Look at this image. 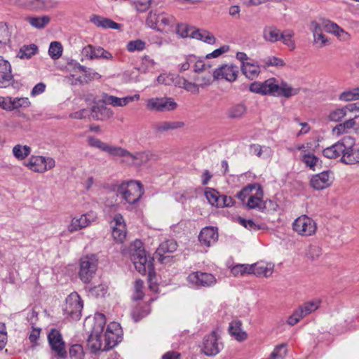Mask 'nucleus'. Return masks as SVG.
<instances>
[{
	"mask_svg": "<svg viewBox=\"0 0 359 359\" xmlns=\"http://www.w3.org/2000/svg\"><path fill=\"white\" fill-rule=\"evenodd\" d=\"M250 92L262 95L283 96L289 98L299 93V90L291 87L285 82H279L275 78H269L263 82L255 81L249 86Z\"/></svg>",
	"mask_w": 359,
	"mask_h": 359,
	"instance_id": "1",
	"label": "nucleus"
},
{
	"mask_svg": "<svg viewBox=\"0 0 359 359\" xmlns=\"http://www.w3.org/2000/svg\"><path fill=\"white\" fill-rule=\"evenodd\" d=\"M145 23L148 27L165 34L173 32L177 25L176 19L172 14L159 9L150 11Z\"/></svg>",
	"mask_w": 359,
	"mask_h": 359,
	"instance_id": "2",
	"label": "nucleus"
},
{
	"mask_svg": "<svg viewBox=\"0 0 359 359\" xmlns=\"http://www.w3.org/2000/svg\"><path fill=\"white\" fill-rule=\"evenodd\" d=\"M129 253L135 268L140 273L144 275L149 272L151 274L153 271V259L146 254L141 241L135 240L130 244Z\"/></svg>",
	"mask_w": 359,
	"mask_h": 359,
	"instance_id": "3",
	"label": "nucleus"
},
{
	"mask_svg": "<svg viewBox=\"0 0 359 359\" xmlns=\"http://www.w3.org/2000/svg\"><path fill=\"white\" fill-rule=\"evenodd\" d=\"M238 197L249 209L262 210L266 208L262 187L257 183L245 187L238 194Z\"/></svg>",
	"mask_w": 359,
	"mask_h": 359,
	"instance_id": "4",
	"label": "nucleus"
},
{
	"mask_svg": "<svg viewBox=\"0 0 359 359\" xmlns=\"http://www.w3.org/2000/svg\"><path fill=\"white\" fill-rule=\"evenodd\" d=\"M94 325L88 339V347L93 353L107 351L110 348L105 347L104 339V326L106 323L105 316L102 313H96L94 317Z\"/></svg>",
	"mask_w": 359,
	"mask_h": 359,
	"instance_id": "5",
	"label": "nucleus"
},
{
	"mask_svg": "<svg viewBox=\"0 0 359 359\" xmlns=\"http://www.w3.org/2000/svg\"><path fill=\"white\" fill-rule=\"evenodd\" d=\"M142 184L139 181L130 180L121 183L117 189V195L124 203L130 205L137 203L144 194Z\"/></svg>",
	"mask_w": 359,
	"mask_h": 359,
	"instance_id": "6",
	"label": "nucleus"
},
{
	"mask_svg": "<svg viewBox=\"0 0 359 359\" xmlns=\"http://www.w3.org/2000/svg\"><path fill=\"white\" fill-rule=\"evenodd\" d=\"M97 264L98 259L95 255H86L80 259L79 276L83 283L90 282L97 269Z\"/></svg>",
	"mask_w": 359,
	"mask_h": 359,
	"instance_id": "7",
	"label": "nucleus"
},
{
	"mask_svg": "<svg viewBox=\"0 0 359 359\" xmlns=\"http://www.w3.org/2000/svg\"><path fill=\"white\" fill-rule=\"evenodd\" d=\"M55 165V161L53 158L43 156H31L24 163V165L29 170L41 174L53 169Z\"/></svg>",
	"mask_w": 359,
	"mask_h": 359,
	"instance_id": "8",
	"label": "nucleus"
},
{
	"mask_svg": "<svg viewBox=\"0 0 359 359\" xmlns=\"http://www.w3.org/2000/svg\"><path fill=\"white\" fill-rule=\"evenodd\" d=\"M83 306L81 297L76 292H72L66 298L63 306L65 314L72 320H79L81 316V311Z\"/></svg>",
	"mask_w": 359,
	"mask_h": 359,
	"instance_id": "9",
	"label": "nucleus"
},
{
	"mask_svg": "<svg viewBox=\"0 0 359 359\" xmlns=\"http://www.w3.org/2000/svg\"><path fill=\"white\" fill-rule=\"evenodd\" d=\"M292 229L301 236H311L316 233L317 224L311 217L303 215L293 222Z\"/></svg>",
	"mask_w": 359,
	"mask_h": 359,
	"instance_id": "10",
	"label": "nucleus"
},
{
	"mask_svg": "<svg viewBox=\"0 0 359 359\" xmlns=\"http://www.w3.org/2000/svg\"><path fill=\"white\" fill-rule=\"evenodd\" d=\"M344 148L341 161L348 165L359 163V144H355V139L351 136L344 137Z\"/></svg>",
	"mask_w": 359,
	"mask_h": 359,
	"instance_id": "11",
	"label": "nucleus"
},
{
	"mask_svg": "<svg viewBox=\"0 0 359 359\" xmlns=\"http://www.w3.org/2000/svg\"><path fill=\"white\" fill-rule=\"evenodd\" d=\"M217 332L212 331L206 335L203 341L202 351L208 356L216 355L222 348V343Z\"/></svg>",
	"mask_w": 359,
	"mask_h": 359,
	"instance_id": "12",
	"label": "nucleus"
},
{
	"mask_svg": "<svg viewBox=\"0 0 359 359\" xmlns=\"http://www.w3.org/2000/svg\"><path fill=\"white\" fill-rule=\"evenodd\" d=\"M187 281L193 287H211L215 285V277L209 273L196 271L187 276Z\"/></svg>",
	"mask_w": 359,
	"mask_h": 359,
	"instance_id": "13",
	"label": "nucleus"
},
{
	"mask_svg": "<svg viewBox=\"0 0 359 359\" xmlns=\"http://www.w3.org/2000/svg\"><path fill=\"white\" fill-rule=\"evenodd\" d=\"M96 219L97 215L93 212H88L79 217H74L67 226V231L69 233H74L81 230L95 222Z\"/></svg>",
	"mask_w": 359,
	"mask_h": 359,
	"instance_id": "14",
	"label": "nucleus"
},
{
	"mask_svg": "<svg viewBox=\"0 0 359 359\" xmlns=\"http://www.w3.org/2000/svg\"><path fill=\"white\" fill-rule=\"evenodd\" d=\"M112 237L116 243L124 242L127 235L126 222L121 214H116L111 222Z\"/></svg>",
	"mask_w": 359,
	"mask_h": 359,
	"instance_id": "15",
	"label": "nucleus"
},
{
	"mask_svg": "<svg viewBox=\"0 0 359 359\" xmlns=\"http://www.w3.org/2000/svg\"><path fill=\"white\" fill-rule=\"evenodd\" d=\"M205 196L208 203L217 208L230 207L233 204V200L230 196L224 195L221 196L218 191L214 189L206 188Z\"/></svg>",
	"mask_w": 359,
	"mask_h": 359,
	"instance_id": "16",
	"label": "nucleus"
},
{
	"mask_svg": "<svg viewBox=\"0 0 359 359\" xmlns=\"http://www.w3.org/2000/svg\"><path fill=\"white\" fill-rule=\"evenodd\" d=\"M121 339V328L116 322L110 323L104 334L105 347L113 348Z\"/></svg>",
	"mask_w": 359,
	"mask_h": 359,
	"instance_id": "17",
	"label": "nucleus"
},
{
	"mask_svg": "<svg viewBox=\"0 0 359 359\" xmlns=\"http://www.w3.org/2000/svg\"><path fill=\"white\" fill-rule=\"evenodd\" d=\"M238 69L232 64L224 65L212 72L215 79H225L229 82L236 81Z\"/></svg>",
	"mask_w": 359,
	"mask_h": 359,
	"instance_id": "18",
	"label": "nucleus"
},
{
	"mask_svg": "<svg viewBox=\"0 0 359 359\" xmlns=\"http://www.w3.org/2000/svg\"><path fill=\"white\" fill-rule=\"evenodd\" d=\"M48 339L51 348L57 355L60 357H65L66 355L67 352L65 348V343L58 330H52L48 335Z\"/></svg>",
	"mask_w": 359,
	"mask_h": 359,
	"instance_id": "19",
	"label": "nucleus"
},
{
	"mask_svg": "<svg viewBox=\"0 0 359 359\" xmlns=\"http://www.w3.org/2000/svg\"><path fill=\"white\" fill-rule=\"evenodd\" d=\"M82 54L90 60L99 58L108 60H113L112 54L100 46L88 45L83 48Z\"/></svg>",
	"mask_w": 359,
	"mask_h": 359,
	"instance_id": "20",
	"label": "nucleus"
},
{
	"mask_svg": "<svg viewBox=\"0 0 359 359\" xmlns=\"http://www.w3.org/2000/svg\"><path fill=\"white\" fill-rule=\"evenodd\" d=\"M11 65L10 62L0 56V88L9 86L13 81Z\"/></svg>",
	"mask_w": 359,
	"mask_h": 359,
	"instance_id": "21",
	"label": "nucleus"
},
{
	"mask_svg": "<svg viewBox=\"0 0 359 359\" xmlns=\"http://www.w3.org/2000/svg\"><path fill=\"white\" fill-rule=\"evenodd\" d=\"M198 240L202 245L210 247L218 240L217 229L213 226H206L202 229L198 236Z\"/></svg>",
	"mask_w": 359,
	"mask_h": 359,
	"instance_id": "22",
	"label": "nucleus"
},
{
	"mask_svg": "<svg viewBox=\"0 0 359 359\" xmlns=\"http://www.w3.org/2000/svg\"><path fill=\"white\" fill-rule=\"evenodd\" d=\"M323 27L327 32L334 34L341 41L346 42L351 39V36L348 32L334 22L330 20L324 21Z\"/></svg>",
	"mask_w": 359,
	"mask_h": 359,
	"instance_id": "23",
	"label": "nucleus"
},
{
	"mask_svg": "<svg viewBox=\"0 0 359 359\" xmlns=\"http://www.w3.org/2000/svg\"><path fill=\"white\" fill-rule=\"evenodd\" d=\"M251 273L257 277H270L274 270V264L271 262L260 261L250 264Z\"/></svg>",
	"mask_w": 359,
	"mask_h": 359,
	"instance_id": "24",
	"label": "nucleus"
},
{
	"mask_svg": "<svg viewBox=\"0 0 359 359\" xmlns=\"http://www.w3.org/2000/svg\"><path fill=\"white\" fill-rule=\"evenodd\" d=\"M355 109V104H348L342 107L335 108L331 110L327 116V118L330 121L339 122L349 114L354 115L353 110Z\"/></svg>",
	"mask_w": 359,
	"mask_h": 359,
	"instance_id": "25",
	"label": "nucleus"
},
{
	"mask_svg": "<svg viewBox=\"0 0 359 359\" xmlns=\"http://www.w3.org/2000/svg\"><path fill=\"white\" fill-rule=\"evenodd\" d=\"M332 183V178L329 172H322L315 175L311 180V187L316 190L327 188Z\"/></svg>",
	"mask_w": 359,
	"mask_h": 359,
	"instance_id": "26",
	"label": "nucleus"
},
{
	"mask_svg": "<svg viewBox=\"0 0 359 359\" xmlns=\"http://www.w3.org/2000/svg\"><path fill=\"white\" fill-rule=\"evenodd\" d=\"M139 100V94H135L133 96H126L122 98L108 95H104L103 96V102L105 104L112 105L113 107H124L130 102L137 101Z\"/></svg>",
	"mask_w": 359,
	"mask_h": 359,
	"instance_id": "27",
	"label": "nucleus"
},
{
	"mask_svg": "<svg viewBox=\"0 0 359 359\" xmlns=\"http://www.w3.org/2000/svg\"><path fill=\"white\" fill-rule=\"evenodd\" d=\"M90 21L97 27L103 29H119L121 27L120 24L116 23L112 20L97 15H91Z\"/></svg>",
	"mask_w": 359,
	"mask_h": 359,
	"instance_id": "28",
	"label": "nucleus"
},
{
	"mask_svg": "<svg viewBox=\"0 0 359 359\" xmlns=\"http://www.w3.org/2000/svg\"><path fill=\"white\" fill-rule=\"evenodd\" d=\"M357 126L354 117L346 120L344 122L337 124L332 130V134L334 137H339L346 134L351 129H354Z\"/></svg>",
	"mask_w": 359,
	"mask_h": 359,
	"instance_id": "29",
	"label": "nucleus"
},
{
	"mask_svg": "<svg viewBox=\"0 0 359 359\" xmlns=\"http://www.w3.org/2000/svg\"><path fill=\"white\" fill-rule=\"evenodd\" d=\"M344 137L334 144L333 145L325 148L323 151V154L325 157L327 158H337L339 156H342L343 155V149L344 147Z\"/></svg>",
	"mask_w": 359,
	"mask_h": 359,
	"instance_id": "30",
	"label": "nucleus"
},
{
	"mask_svg": "<svg viewBox=\"0 0 359 359\" xmlns=\"http://www.w3.org/2000/svg\"><path fill=\"white\" fill-rule=\"evenodd\" d=\"M241 69L243 74L250 79L257 78L261 72L259 65L253 60L246 62L242 65Z\"/></svg>",
	"mask_w": 359,
	"mask_h": 359,
	"instance_id": "31",
	"label": "nucleus"
},
{
	"mask_svg": "<svg viewBox=\"0 0 359 359\" xmlns=\"http://www.w3.org/2000/svg\"><path fill=\"white\" fill-rule=\"evenodd\" d=\"M241 322L233 320L229 326V333L238 341H243L247 339V333L241 327Z\"/></svg>",
	"mask_w": 359,
	"mask_h": 359,
	"instance_id": "32",
	"label": "nucleus"
},
{
	"mask_svg": "<svg viewBox=\"0 0 359 359\" xmlns=\"http://www.w3.org/2000/svg\"><path fill=\"white\" fill-rule=\"evenodd\" d=\"M281 32L273 25L265 26L262 32L263 39L269 43H276L280 41Z\"/></svg>",
	"mask_w": 359,
	"mask_h": 359,
	"instance_id": "33",
	"label": "nucleus"
},
{
	"mask_svg": "<svg viewBox=\"0 0 359 359\" xmlns=\"http://www.w3.org/2000/svg\"><path fill=\"white\" fill-rule=\"evenodd\" d=\"M111 156L121 157L123 158V161L126 164L130 165H135V154L130 153L128 150L121 147L115 146Z\"/></svg>",
	"mask_w": 359,
	"mask_h": 359,
	"instance_id": "34",
	"label": "nucleus"
},
{
	"mask_svg": "<svg viewBox=\"0 0 359 359\" xmlns=\"http://www.w3.org/2000/svg\"><path fill=\"white\" fill-rule=\"evenodd\" d=\"M87 142L90 147L97 148L110 156L112 154L115 147V146L103 142L100 139L94 137H88Z\"/></svg>",
	"mask_w": 359,
	"mask_h": 359,
	"instance_id": "35",
	"label": "nucleus"
},
{
	"mask_svg": "<svg viewBox=\"0 0 359 359\" xmlns=\"http://www.w3.org/2000/svg\"><path fill=\"white\" fill-rule=\"evenodd\" d=\"M184 123L181 121H162L155 125L154 128L158 133H164L184 127Z\"/></svg>",
	"mask_w": 359,
	"mask_h": 359,
	"instance_id": "36",
	"label": "nucleus"
},
{
	"mask_svg": "<svg viewBox=\"0 0 359 359\" xmlns=\"http://www.w3.org/2000/svg\"><path fill=\"white\" fill-rule=\"evenodd\" d=\"M192 39L202 41L208 44H213L216 41L215 36L210 32L205 29L194 28V33H192Z\"/></svg>",
	"mask_w": 359,
	"mask_h": 359,
	"instance_id": "37",
	"label": "nucleus"
},
{
	"mask_svg": "<svg viewBox=\"0 0 359 359\" xmlns=\"http://www.w3.org/2000/svg\"><path fill=\"white\" fill-rule=\"evenodd\" d=\"M294 32L290 29H285L283 32H281L280 41L283 42V43L287 46L290 50H294L296 48V43L294 41Z\"/></svg>",
	"mask_w": 359,
	"mask_h": 359,
	"instance_id": "38",
	"label": "nucleus"
},
{
	"mask_svg": "<svg viewBox=\"0 0 359 359\" xmlns=\"http://www.w3.org/2000/svg\"><path fill=\"white\" fill-rule=\"evenodd\" d=\"M177 245L173 240H168L160 244L156 250V254L160 257H163L166 253L173 252L176 250Z\"/></svg>",
	"mask_w": 359,
	"mask_h": 359,
	"instance_id": "39",
	"label": "nucleus"
},
{
	"mask_svg": "<svg viewBox=\"0 0 359 359\" xmlns=\"http://www.w3.org/2000/svg\"><path fill=\"white\" fill-rule=\"evenodd\" d=\"M31 151L30 147L18 144L13 147L12 152L18 160L22 161L31 154Z\"/></svg>",
	"mask_w": 359,
	"mask_h": 359,
	"instance_id": "40",
	"label": "nucleus"
},
{
	"mask_svg": "<svg viewBox=\"0 0 359 359\" xmlns=\"http://www.w3.org/2000/svg\"><path fill=\"white\" fill-rule=\"evenodd\" d=\"M27 21L34 28L42 29L50 22V18L47 15L27 17Z\"/></svg>",
	"mask_w": 359,
	"mask_h": 359,
	"instance_id": "41",
	"label": "nucleus"
},
{
	"mask_svg": "<svg viewBox=\"0 0 359 359\" xmlns=\"http://www.w3.org/2000/svg\"><path fill=\"white\" fill-rule=\"evenodd\" d=\"M252 154L259 158H270L272 155V150L270 147L266 146H260L259 144H253L250 147Z\"/></svg>",
	"mask_w": 359,
	"mask_h": 359,
	"instance_id": "42",
	"label": "nucleus"
},
{
	"mask_svg": "<svg viewBox=\"0 0 359 359\" xmlns=\"http://www.w3.org/2000/svg\"><path fill=\"white\" fill-rule=\"evenodd\" d=\"M139 68L133 67L126 70L122 74V79L126 83L140 81Z\"/></svg>",
	"mask_w": 359,
	"mask_h": 359,
	"instance_id": "43",
	"label": "nucleus"
},
{
	"mask_svg": "<svg viewBox=\"0 0 359 359\" xmlns=\"http://www.w3.org/2000/svg\"><path fill=\"white\" fill-rule=\"evenodd\" d=\"M178 107L177 103L171 97H161V112L172 111Z\"/></svg>",
	"mask_w": 359,
	"mask_h": 359,
	"instance_id": "44",
	"label": "nucleus"
},
{
	"mask_svg": "<svg viewBox=\"0 0 359 359\" xmlns=\"http://www.w3.org/2000/svg\"><path fill=\"white\" fill-rule=\"evenodd\" d=\"M246 113V107L243 104H237L230 107L227 114L231 118H240Z\"/></svg>",
	"mask_w": 359,
	"mask_h": 359,
	"instance_id": "45",
	"label": "nucleus"
},
{
	"mask_svg": "<svg viewBox=\"0 0 359 359\" xmlns=\"http://www.w3.org/2000/svg\"><path fill=\"white\" fill-rule=\"evenodd\" d=\"M320 301L318 299L310 301L304 304L298 309L304 317L317 310L320 306Z\"/></svg>",
	"mask_w": 359,
	"mask_h": 359,
	"instance_id": "46",
	"label": "nucleus"
},
{
	"mask_svg": "<svg viewBox=\"0 0 359 359\" xmlns=\"http://www.w3.org/2000/svg\"><path fill=\"white\" fill-rule=\"evenodd\" d=\"M230 270L234 276H243L252 274L250 264H236L232 266Z\"/></svg>",
	"mask_w": 359,
	"mask_h": 359,
	"instance_id": "47",
	"label": "nucleus"
},
{
	"mask_svg": "<svg viewBox=\"0 0 359 359\" xmlns=\"http://www.w3.org/2000/svg\"><path fill=\"white\" fill-rule=\"evenodd\" d=\"M339 100L342 102H351L359 100V88L342 92L339 95Z\"/></svg>",
	"mask_w": 359,
	"mask_h": 359,
	"instance_id": "48",
	"label": "nucleus"
},
{
	"mask_svg": "<svg viewBox=\"0 0 359 359\" xmlns=\"http://www.w3.org/2000/svg\"><path fill=\"white\" fill-rule=\"evenodd\" d=\"M37 49L35 44L24 46L20 49L18 56L21 59H29L36 54Z\"/></svg>",
	"mask_w": 359,
	"mask_h": 359,
	"instance_id": "49",
	"label": "nucleus"
},
{
	"mask_svg": "<svg viewBox=\"0 0 359 359\" xmlns=\"http://www.w3.org/2000/svg\"><path fill=\"white\" fill-rule=\"evenodd\" d=\"M12 107L11 111L18 109L28 108L31 105V102L27 97H11Z\"/></svg>",
	"mask_w": 359,
	"mask_h": 359,
	"instance_id": "50",
	"label": "nucleus"
},
{
	"mask_svg": "<svg viewBox=\"0 0 359 359\" xmlns=\"http://www.w3.org/2000/svg\"><path fill=\"white\" fill-rule=\"evenodd\" d=\"M175 30L180 37L192 38V33H194V27H189L185 24H180L177 25Z\"/></svg>",
	"mask_w": 359,
	"mask_h": 359,
	"instance_id": "51",
	"label": "nucleus"
},
{
	"mask_svg": "<svg viewBox=\"0 0 359 359\" xmlns=\"http://www.w3.org/2000/svg\"><path fill=\"white\" fill-rule=\"evenodd\" d=\"M62 46L58 41L51 42L48 49V54L53 60L58 59L62 53Z\"/></svg>",
	"mask_w": 359,
	"mask_h": 359,
	"instance_id": "52",
	"label": "nucleus"
},
{
	"mask_svg": "<svg viewBox=\"0 0 359 359\" xmlns=\"http://www.w3.org/2000/svg\"><path fill=\"white\" fill-rule=\"evenodd\" d=\"M285 65L283 59L275 56L267 57L263 60L264 67H275L281 68Z\"/></svg>",
	"mask_w": 359,
	"mask_h": 359,
	"instance_id": "53",
	"label": "nucleus"
},
{
	"mask_svg": "<svg viewBox=\"0 0 359 359\" xmlns=\"http://www.w3.org/2000/svg\"><path fill=\"white\" fill-rule=\"evenodd\" d=\"M301 160L305 163L306 166L313 170H315V167L317 166L320 163L318 158L310 152L308 154H303L302 155Z\"/></svg>",
	"mask_w": 359,
	"mask_h": 359,
	"instance_id": "54",
	"label": "nucleus"
},
{
	"mask_svg": "<svg viewBox=\"0 0 359 359\" xmlns=\"http://www.w3.org/2000/svg\"><path fill=\"white\" fill-rule=\"evenodd\" d=\"M156 62L150 58L149 56H144L141 62V65L139 67L140 72L141 74H146L154 68Z\"/></svg>",
	"mask_w": 359,
	"mask_h": 359,
	"instance_id": "55",
	"label": "nucleus"
},
{
	"mask_svg": "<svg viewBox=\"0 0 359 359\" xmlns=\"http://www.w3.org/2000/svg\"><path fill=\"white\" fill-rule=\"evenodd\" d=\"M145 107L149 111L161 112V97L149 98L146 101Z\"/></svg>",
	"mask_w": 359,
	"mask_h": 359,
	"instance_id": "56",
	"label": "nucleus"
},
{
	"mask_svg": "<svg viewBox=\"0 0 359 359\" xmlns=\"http://www.w3.org/2000/svg\"><path fill=\"white\" fill-rule=\"evenodd\" d=\"M151 154L148 151H142L135 153V165L141 166L147 163L151 157Z\"/></svg>",
	"mask_w": 359,
	"mask_h": 359,
	"instance_id": "57",
	"label": "nucleus"
},
{
	"mask_svg": "<svg viewBox=\"0 0 359 359\" xmlns=\"http://www.w3.org/2000/svg\"><path fill=\"white\" fill-rule=\"evenodd\" d=\"M313 37V45L318 48H322L330 44L327 37L323 33L318 34Z\"/></svg>",
	"mask_w": 359,
	"mask_h": 359,
	"instance_id": "58",
	"label": "nucleus"
},
{
	"mask_svg": "<svg viewBox=\"0 0 359 359\" xmlns=\"http://www.w3.org/2000/svg\"><path fill=\"white\" fill-rule=\"evenodd\" d=\"M205 60H196V57H194V71L196 72H208L210 70L211 65L209 64V62Z\"/></svg>",
	"mask_w": 359,
	"mask_h": 359,
	"instance_id": "59",
	"label": "nucleus"
},
{
	"mask_svg": "<svg viewBox=\"0 0 359 359\" xmlns=\"http://www.w3.org/2000/svg\"><path fill=\"white\" fill-rule=\"evenodd\" d=\"M83 349L80 344H74L69 348V355L72 359H83Z\"/></svg>",
	"mask_w": 359,
	"mask_h": 359,
	"instance_id": "60",
	"label": "nucleus"
},
{
	"mask_svg": "<svg viewBox=\"0 0 359 359\" xmlns=\"http://www.w3.org/2000/svg\"><path fill=\"white\" fill-rule=\"evenodd\" d=\"M133 4L137 11L144 13L150 8L151 2V0H135Z\"/></svg>",
	"mask_w": 359,
	"mask_h": 359,
	"instance_id": "61",
	"label": "nucleus"
},
{
	"mask_svg": "<svg viewBox=\"0 0 359 359\" xmlns=\"http://www.w3.org/2000/svg\"><path fill=\"white\" fill-rule=\"evenodd\" d=\"M306 256L311 259H316L318 258L321 255V248L316 245H310L306 252Z\"/></svg>",
	"mask_w": 359,
	"mask_h": 359,
	"instance_id": "62",
	"label": "nucleus"
},
{
	"mask_svg": "<svg viewBox=\"0 0 359 359\" xmlns=\"http://www.w3.org/2000/svg\"><path fill=\"white\" fill-rule=\"evenodd\" d=\"M145 48V43L142 40H135L130 41L127 45V48L130 52L140 51Z\"/></svg>",
	"mask_w": 359,
	"mask_h": 359,
	"instance_id": "63",
	"label": "nucleus"
},
{
	"mask_svg": "<svg viewBox=\"0 0 359 359\" xmlns=\"http://www.w3.org/2000/svg\"><path fill=\"white\" fill-rule=\"evenodd\" d=\"M287 348L285 344L277 346L271 353V357L273 358L283 359L287 354Z\"/></svg>",
	"mask_w": 359,
	"mask_h": 359,
	"instance_id": "64",
	"label": "nucleus"
}]
</instances>
